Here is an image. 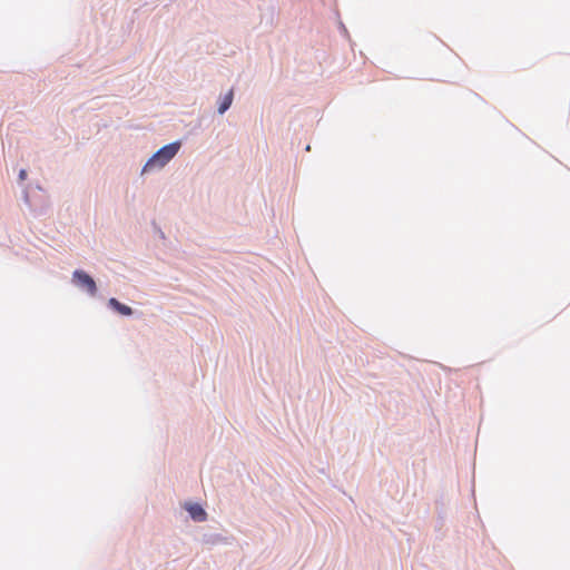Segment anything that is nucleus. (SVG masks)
Returning a JSON list of instances; mask_svg holds the SVG:
<instances>
[{
    "label": "nucleus",
    "mask_w": 570,
    "mask_h": 570,
    "mask_svg": "<svg viewBox=\"0 0 570 570\" xmlns=\"http://www.w3.org/2000/svg\"><path fill=\"white\" fill-rule=\"evenodd\" d=\"M180 142L175 141L169 145L164 146L157 153L153 155L145 164L142 168V173L153 170L155 168H163L167 165L179 151Z\"/></svg>",
    "instance_id": "obj_1"
},
{
    "label": "nucleus",
    "mask_w": 570,
    "mask_h": 570,
    "mask_svg": "<svg viewBox=\"0 0 570 570\" xmlns=\"http://www.w3.org/2000/svg\"><path fill=\"white\" fill-rule=\"evenodd\" d=\"M259 21L258 26L263 30H267L273 27L276 16V8L272 0H264L263 3L257 6Z\"/></svg>",
    "instance_id": "obj_2"
},
{
    "label": "nucleus",
    "mask_w": 570,
    "mask_h": 570,
    "mask_svg": "<svg viewBox=\"0 0 570 570\" xmlns=\"http://www.w3.org/2000/svg\"><path fill=\"white\" fill-rule=\"evenodd\" d=\"M72 281L77 286L86 288V291L90 295H96V293H97L96 282L94 281V278L90 275H88L83 271H75L72 274Z\"/></svg>",
    "instance_id": "obj_3"
},
{
    "label": "nucleus",
    "mask_w": 570,
    "mask_h": 570,
    "mask_svg": "<svg viewBox=\"0 0 570 570\" xmlns=\"http://www.w3.org/2000/svg\"><path fill=\"white\" fill-rule=\"evenodd\" d=\"M185 509L189 512L190 517L195 521H205L207 519V513L205 510L197 503H187Z\"/></svg>",
    "instance_id": "obj_4"
},
{
    "label": "nucleus",
    "mask_w": 570,
    "mask_h": 570,
    "mask_svg": "<svg viewBox=\"0 0 570 570\" xmlns=\"http://www.w3.org/2000/svg\"><path fill=\"white\" fill-rule=\"evenodd\" d=\"M108 304H109L110 307H112L115 311H117L121 315L129 316V315L132 314L131 307H129V306H127L125 304H121L116 298H110Z\"/></svg>",
    "instance_id": "obj_5"
},
{
    "label": "nucleus",
    "mask_w": 570,
    "mask_h": 570,
    "mask_svg": "<svg viewBox=\"0 0 570 570\" xmlns=\"http://www.w3.org/2000/svg\"><path fill=\"white\" fill-rule=\"evenodd\" d=\"M232 101H233V90H229L222 99L220 104H219V107H218V112L219 114H224L232 105Z\"/></svg>",
    "instance_id": "obj_6"
},
{
    "label": "nucleus",
    "mask_w": 570,
    "mask_h": 570,
    "mask_svg": "<svg viewBox=\"0 0 570 570\" xmlns=\"http://www.w3.org/2000/svg\"><path fill=\"white\" fill-rule=\"evenodd\" d=\"M27 178V171L24 169H21L19 173V179L24 180Z\"/></svg>",
    "instance_id": "obj_7"
}]
</instances>
